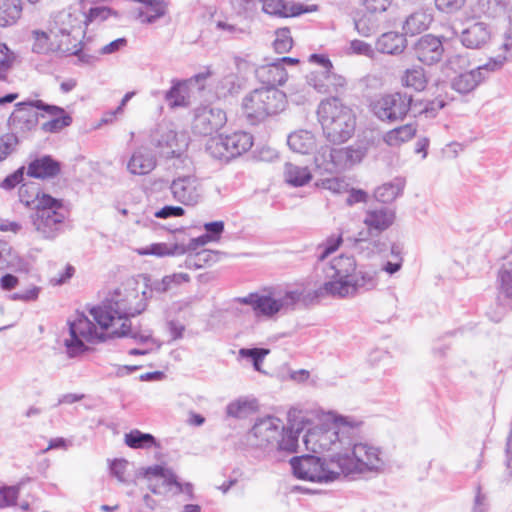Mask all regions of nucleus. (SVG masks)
<instances>
[{
	"label": "nucleus",
	"mask_w": 512,
	"mask_h": 512,
	"mask_svg": "<svg viewBox=\"0 0 512 512\" xmlns=\"http://www.w3.org/2000/svg\"><path fill=\"white\" fill-rule=\"evenodd\" d=\"M75 18V23L71 22L74 29H87L91 23H102L110 20H118L120 14L118 11L107 6H96L89 9L88 12L74 10L70 17Z\"/></svg>",
	"instance_id": "nucleus-25"
},
{
	"label": "nucleus",
	"mask_w": 512,
	"mask_h": 512,
	"mask_svg": "<svg viewBox=\"0 0 512 512\" xmlns=\"http://www.w3.org/2000/svg\"><path fill=\"white\" fill-rule=\"evenodd\" d=\"M145 299V292L140 295L135 283L129 282L117 289L104 305L93 307L90 314L102 327L112 326V332L117 337L152 341L150 330H136L131 327L129 320L145 310Z\"/></svg>",
	"instance_id": "nucleus-1"
},
{
	"label": "nucleus",
	"mask_w": 512,
	"mask_h": 512,
	"mask_svg": "<svg viewBox=\"0 0 512 512\" xmlns=\"http://www.w3.org/2000/svg\"><path fill=\"white\" fill-rule=\"evenodd\" d=\"M501 50L503 54L494 57L493 59H502V66L506 61L512 60V34H503L501 41Z\"/></svg>",
	"instance_id": "nucleus-61"
},
{
	"label": "nucleus",
	"mask_w": 512,
	"mask_h": 512,
	"mask_svg": "<svg viewBox=\"0 0 512 512\" xmlns=\"http://www.w3.org/2000/svg\"><path fill=\"white\" fill-rule=\"evenodd\" d=\"M416 131L417 129L412 123L402 125L386 132L383 141L390 147H399L410 141L415 136Z\"/></svg>",
	"instance_id": "nucleus-39"
},
{
	"label": "nucleus",
	"mask_w": 512,
	"mask_h": 512,
	"mask_svg": "<svg viewBox=\"0 0 512 512\" xmlns=\"http://www.w3.org/2000/svg\"><path fill=\"white\" fill-rule=\"evenodd\" d=\"M151 141L159 153L166 158L179 156L186 148L187 142L183 135L178 133L169 124H159L151 135Z\"/></svg>",
	"instance_id": "nucleus-20"
},
{
	"label": "nucleus",
	"mask_w": 512,
	"mask_h": 512,
	"mask_svg": "<svg viewBox=\"0 0 512 512\" xmlns=\"http://www.w3.org/2000/svg\"><path fill=\"white\" fill-rule=\"evenodd\" d=\"M185 214V210L180 206H164L154 213L156 218L167 219L173 217H181Z\"/></svg>",
	"instance_id": "nucleus-60"
},
{
	"label": "nucleus",
	"mask_w": 512,
	"mask_h": 512,
	"mask_svg": "<svg viewBox=\"0 0 512 512\" xmlns=\"http://www.w3.org/2000/svg\"><path fill=\"white\" fill-rule=\"evenodd\" d=\"M445 67L458 75L470 67V60L465 55L455 54L447 59Z\"/></svg>",
	"instance_id": "nucleus-52"
},
{
	"label": "nucleus",
	"mask_w": 512,
	"mask_h": 512,
	"mask_svg": "<svg viewBox=\"0 0 512 512\" xmlns=\"http://www.w3.org/2000/svg\"><path fill=\"white\" fill-rule=\"evenodd\" d=\"M169 190L176 202L189 207L199 204L205 193L201 179L194 174L178 175L171 181Z\"/></svg>",
	"instance_id": "nucleus-16"
},
{
	"label": "nucleus",
	"mask_w": 512,
	"mask_h": 512,
	"mask_svg": "<svg viewBox=\"0 0 512 512\" xmlns=\"http://www.w3.org/2000/svg\"><path fill=\"white\" fill-rule=\"evenodd\" d=\"M472 15L467 20L480 19L482 16L486 18H496L504 13V7L498 0H478L471 7Z\"/></svg>",
	"instance_id": "nucleus-38"
},
{
	"label": "nucleus",
	"mask_w": 512,
	"mask_h": 512,
	"mask_svg": "<svg viewBox=\"0 0 512 512\" xmlns=\"http://www.w3.org/2000/svg\"><path fill=\"white\" fill-rule=\"evenodd\" d=\"M412 98L399 92L383 95L372 104L373 114L381 121L403 120L411 107Z\"/></svg>",
	"instance_id": "nucleus-15"
},
{
	"label": "nucleus",
	"mask_w": 512,
	"mask_h": 512,
	"mask_svg": "<svg viewBox=\"0 0 512 512\" xmlns=\"http://www.w3.org/2000/svg\"><path fill=\"white\" fill-rule=\"evenodd\" d=\"M303 292L298 289L273 288L261 293H250L238 297L235 302L251 306L258 317L273 318L278 313H285L295 307L301 300Z\"/></svg>",
	"instance_id": "nucleus-9"
},
{
	"label": "nucleus",
	"mask_w": 512,
	"mask_h": 512,
	"mask_svg": "<svg viewBox=\"0 0 512 512\" xmlns=\"http://www.w3.org/2000/svg\"><path fill=\"white\" fill-rule=\"evenodd\" d=\"M18 494L19 486L2 487V508L15 505Z\"/></svg>",
	"instance_id": "nucleus-63"
},
{
	"label": "nucleus",
	"mask_w": 512,
	"mask_h": 512,
	"mask_svg": "<svg viewBox=\"0 0 512 512\" xmlns=\"http://www.w3.org/2000/svg\"><path fill=\"white\" fill-rule=\"evenodd\" d=\"M256 401L248 397H240L231 401L226 407V414L229 417L243 419L255 412Z\"/></svg>",
	"instance_id": "nucleus-42"
},
{
	"label": "nucleus",
	"mask_w": 512,
	"mask_h": 512,
	"mask_svg": "<svg viewBox=\"0 0 512 512\" xmlns=\"http://www.w3.org/2000/svg\"><path fill=\"white\" fill-rule=\"evenodd\" d=\"M255 74L258 80L269 85L268 87L283 85L288 77L284 66L280 65L277 60L258 66L255 69Z\"/></svg>",
	"instance_id": "nucleus-31"
},
{
	"label": "nucleus",
	"mask_w": 512,
	"mask_h": 512,
	"mask_svg": "<svg viewBox=\"0 0 512 512\" xmlns=\"http://www.w3.org/2000/svg\"><path fill=\"white\" fill-rule=\"evenodd\" d=\"M500 295L512 298V263L505 265L499 274Z\"/></svg>",
	"instance_id": "nucleus-51"
},
{
	"label": "nucleus",
	"mask_w": 512,
	"mask_h": 512,
	"mask_svg": "<svg viewBox=\"0 0 512 512\" xmlns=\"http://www.w3.org/2000/svg\"><path fill=\"white\" fill-rule=\"evenodd\" d=\"M464 4L465 0H435L437 9L448 14L458 11Z\"/></svg>",
	"instance_id": "nucleus-57"
},
{
	"label": "nucleus",
	"mask_w": 512,
	"mask_h": 512,
	"mask_svg": "<svg viewBox=\"0 0 512 512\" xmlns=\"http://www.w3.org/2000/svg\"><path fill=\"white\" fill-rule=\"evenodd\" d=\"M359 423L356 422L354 433L348 449L337 458L342 477L355 474H379L385 471L388 460L382 449L369 442H359Z\"/></svg>",
	"instance_id": "nucleus-4"
},
{
	"label": "nucleus",
	"mask_w": 512,
	"mask_h": 512,
	"mask_svg": "<svg viewBox=\"0 0 512 512\" xmlns=\"http://www.w3.org/2000/svg\"><path fill=\"white\" fill-rule=\"evenodd\" d=\"M262 11L265 14L277 17H295L302 13L315 12L318 6L315 4L303 5L284 0H260Z\"/></svg>",
	"instance_id": "nucleus-24"
},
{
	"label": "nucleus",
	"mask_w": 512,
	"mask_h": 512,
	"mask_svg": "<svg viewBox=\"0 0 512 512\" xmlns=\"http://www.w3.org/2000/svg\"><path fill=\"white\" fill-rule=\"evenodd\" d=\"M317 185L333 194H342L349 191V184L345 178L342 177L325 178Z\"/></svg>",
	"instance_id": "nucleus-49"
},
{
	"label": "nucleus",
	"mask_w": 512,
	"mask_h": 512,
	"mask_svg": "<svg viewBox=\"0 0 512 512\" xmlns=\"http://www.w3.org/2000/svg\"><path fill=\"white\" fill-rule=\"evenodd\" d=\"M60 163L51 156H42L33 160L27 169V174L34 178L48 179L60 173Z\"/></svg>",
	"instance_id": "nucleus-33"
},
{
	"label": "nucleus",
	"mask_w": 512,
	"mask_h": 512,
	"mask_svg": "<svg viewBox=\"0 0 512 512\" xmlns=\"http://www.w3.org/2000/svg\"><path fill=\"white\" fill-rule=\"evenodd\" d=\"M393 0H360L365 9L371 13L385 12Z\"/></svg>",
	"instance_id": "nucleus-56"
},
{
	"label": "nucleus",
	"mask_w": 512,
	"mask_h": 512,
	"mask_svg": "<svg viewBox=\"0 0 512 512\" xmlns=\"http://www.w3.org/2000/svg\"><path fill=\"white\" fill-rule=\"evenodd\" d=\"M308 62L317 66L306 76L307 84L319 93H331L345 85V79L332 72L333 65L324 54H311Z\"/></svg>",
	"instance_id": "nucleus-14"
},
{
	"label": "nucleus",
	"mask_w": 512,
	"mask_h": 512,
	"mask_svg": "<svg viewBox=\"0 0 512 512\" xmlns=\"http://www.w3.org/2000/svg\"><path fill=\"white\" fill-rule=\"evenodd\" d=\"M356 432V422L334 413H328L318 424L307 429L303 444L314 453L331 452L326 459H335L348 449Z\"/></svg>",
	"instance_id": "nucleus-3"
},
{
	"label": "nucleus",
	"mask_w": 512,
	"mask_h": 512,
	"mask_svg": "<svg viewBox=\"0 0 512 512\" xmlns=\"http://www.w3.org/2000/svg\"><path fill=\"white\" fill-rule=\"evenodd\" d=\"M418 59L428 65L438 62L443 55L442 41L434 34H424L415 45Z\"/></svg>",
	"instance_id": "nucleus-28"
},
{
	"label": "nucleus",
	"mask_w": 512,
	"mask_h": 512,
	"mask_svg": "<svg viewBox=\"0 0 512 512\" xmlns=\"http://www.w3.org/2000/svg\"><path fill=\"white\" fill-rule=\"evenodd\" d=\"M394 212L386 207L367 211L364 223L370 229L381 232L389 228L394 222Z\"/></svg>",
	"instance_id": "nucleus-34"
},
{
	"label": "nucleus",
	"mask_w": 512,
	"mask_h": 512,
	"mask_svg": "<svg viewBox=\"0 0 512 512\" xmlns=\"http://www.w3.org/2000/svg\"><path fill=\"white\" fill-rule=\"evenodd\" d=\"M293 46V40L289 34H277V38L273 42L274 50L277 53H286Z\"/></svg>",
	"instance_id": "nucleus-62"
},
{
	"label": "nucleus",
	"mask_w": 512,
	"mask_h": 512,
	"mask_svg": "<svg viewBox=\"0 0 512 512\" xmlns=\"http://www.w3.org/2000/svg\"><path fill=\"white\" fill-rule=\"evenodd\" d=\"M298 430L285 427L282 420L275 416L258 419L250 429L248 442L268 453H295L299 446Z\"/></svg>",
	"instance_id": "nucleus-5"
},
{
	"label": "nucleus",
	"mask_w": 512,
	"mask_h": 512,
	"mask_svg": "<svg viewBox=\"0 0 512 512\" xmlns=\"http://www.w3.org/2000/svg\"><path fill=\"white\" fill-rule=\"evenodd\" d=\"M211 75V70L206 68L187 80H173L171 88L164 96L168 106L170 108L187 107L190 103L189 88L197 86L199 90L204 89L205 82Z\"/></svg>",
	"instance_id": "nucleus-19"
},
{
	"label": "nucleus",
	"mask_w": 512,
	"mask_h": 512,
	"mask_svg": "<svg viewBox=\"0 0 512 512\" xmlns=\"http://www.w3.org/2000/svg\"><path fill=\"white\" fill-rule=\"evenodd\" d=\"M488 510L487 496L481 492V487H477L474 499L473 512H486Z\"/></svg>",
	"instance_id": "nucleus-64"
},
{
	"label": "nucleus",
	"mask_w": 512,
	"mask_h": 512,
	"mask_svg": "<svg viewBox=\"0 0 512 512\" xmlns=\"http://www.w3.org/2000/svg\"><path fill=\"white\" fill-rule=\"evenodd\" d=\"M324 282L317 290V296L353 298L363 291L375 289L379 284L376 270H357L353 255L340 254L331 258L323 267Z\"/></svg>",
	"instance_id": "nucleus-2"
},
{
	"label": "nucleus",
	"mask_w": 512,
	"mask_h": 512,
	"mask_svg": "<svg viewBox=\"0 0 512 512\" xmlns=\"http://www.w3.org/2000/svg\"><path fill=\"white\" fill-rule=\"evenodd\" d=\"M36 109L44 111L52 119L42 123L41 129L46 133H57L72 123L71 116L61 107L49 105L42 100L35 102Z\"/></svg>",
	"instance_id": "nucleus-26"
},
{
	"label": "nucleus",
	"mask_w": 512,
	"mask_h": 512,
	"mask_svg": "<svg viewBox=\"0 0 512 512\" xmlns=\"http://www.w3.org/2000/svg\"><path fill=\"white\" fill-rule=\"evenodd\" d=\"M269 352L270 351L268 349L264 348H241L239 350V356L241 358L250 359L253 363L254 369L258 372H262L261 364Z\"/></svg>",
	"instance_id": "nucleus-47"
},
{
	"label": "nucleus",
	"mask_w": 512,
	"mask_h": 512,
	"mask_svg": "<svg viewBox=\"0 0 512 512\" xmlns=\"http://www.w3.org/2000/svg\"><path fill=\"white\" fill-rule=\"evenodd\" d=\"M226 123L227 115L223 109L203 105L194 109L191 128L196 135L208 136L220 130Z\"/></svg>",
	"instance_id": "nucleus-18"
},
{
	"label": "nucleus",
	"mask_w": 512,
	"mask_h": 512,
	"mask_svg": "<svg viewBox=\"0 0 512 512\" xmlns=\"http://www.w3.org/2000/svg\"><path fill=\"white\" fill-rule=\"evenodd\" d=\"M55 37L61 36L60 44L55 46L50 41V34H35V41L33 44V51L36 53H47L50 51H59L63 54H76L79 49L77 45H74L72 48L66 46L64 47V43H68L70 41V34H53Z\"/></svg>",
	"instance_id": "nucleus-32"
},
{
	"label": "nucleus",
	"mask_w": 512,
	"mask_h": 512,
	"mask_svg": "<svg viewBox=\"0 0 512 512\" xmlns=\"http://www.w3.org/2000/svg\"><path fill=\"white\" fill-rule=\"evenodd\" d=\"M31 222L37 235L45 240H54L64 231L67 212L63 202L49 194L37 191Z\"/></svg>",
	"instance_id": "nucleus-7"
},
{
	"label": "nucleus",
	"mask_w": 512,
	"mask_h": 512,
	"mask_svg": "<svg viewBox=\"0 0 512 512\" xmlns=\"http://www.w3.org/2000/svg\"><path fill=\"white\" fill-rule=\"evenodd\" d=\"M97 323L94 324L84 314H79L73 321L68 322L69 336L64 339V345L70 356L83 352L86 349L85 343H99L108 337H117L112 332V326L102 327L94 318Z\"/></svg>",
	"instance_id": "nucleus-10"
},
{
	"label": "nucleus",
	"mask_w": 512,
	"mask_h": 512,
	"mask_svg": "<svg viewBox=\"0 0 512 512\" xmlns=\"http://www.w3.org/2000/svg\"><path fill=\"white\" fill-rule=\"evenodd\" d=\"M285 181L294 187H301L309 183L312 174L308 167L287 163L284 170Z\"/></svg>",
	"instance_id": "nucleus-41"
},
{
	"label": "nucleus",
	"mask_w": 512,
	"mask_h": 512,
	"mask_svg": "<svg viewBox=\"0 0 512 512\" xmlns=\"http://www.w3.org/2000/svg\"><path fill=\"white\" fill-rule=\"evenodd\" d=\"M402 84L416 91L424 90L427 85L424 69L422 67L407 69L402 77Z\"/></svg>",
	"instance_id": "nucleus-43"
},
{
	"label": "nucleus",
	"mask_w": 512,
	"mask_h": 512,
	"mask_svg": "<svg viewBox=\"0 0 512 512\" xmlns=\"http://www.w3.org/2000/svg\"><path fill=\"white\" fill-rule=\"evenodd\" d=\"M317 115L323 133L330 142L343 143L353 136L356 116L340 99L333 97L321 101Z\"/></svg>",
	"instance_id": "nucleus-6"
},
{
	"label": "nucleus",
	"mask_w": 512,
	"mask_h": 512,
	"mask_svg": "<svg viewBox=\"0 0 512 512\" xmlns=\"http://www.w3.org/2000/svg\"><path fill=\"white\" fill-rule=\"evenodd\" d=\"M375 13L369 11L357 13L354 16V27L357 32H366L377 28Z\"/></svg>",
	"instance_id": "nucleus-50"
},
{
	"label": "nucleus",
	"mask_w": 512,
	"mask_h": 512,
	"mask_svg": "<svg viewBox=\"0 0 512 512\" xmlns=\"http://www.w3.org/2000/svg\"><path fill=\"white\" fill-rule=\"evenodd\" d=\"M190 281V276L187 273H174L167 275L162 278L161 281H157L153 284V289L157 292H167L177 286L182 285Z\"/></svg>",
	"instance_id": "nucleus-44"
},
{
	"label": "nucleus",
	"mask_w": 512,
	"mask_h": 512,
	"mask_svg": "<svg viewBox=\"0 0 512 512\" xmlns=\"http://www.w3.org/2000/svg\"><path fill=\"white\" fill-rule=\"evenodd\" d=\"M37 100H28L15 104L13 111L7 120L8 127L15 132H26L36 127L39 114L33 109L36 108ZM44 117V114H40Z\"/></svg>",
	"instance_id": "nucleus-23"
},
{
	"label": "nucleus",
	"mask_w": 512,
	"mask_h": 512,
	"mask_svg": "<svg viewBox=\"0 0 512 512\" xmlns=\"http://www.w3.org/2000/svg\"><path fill=\"white\" fill-rule=\"evenodd\" d=\"M238 90L237 76L232 73L226 75L215 87V93L218 98L226 97L229 94L236 93Z\"/></svg>",
	"instance_id": "nucleus-48"
},
{
	"label": "nucleus",
	"mask_w": 512,
	"mask_h": 512,
	"mask_svg": "<svg viewBox=\"0 0 512 512\" xmlns=\"http://www.w3.org/2000/svg\"><path fill=\"white\" fill-rule=\"evenodd\" d=\"M287 105L286 94L275 87L257 88L246 94L241 103L246 120L256 125L283 112Z\"/></svg>",
	"instance_id": "nucleus-8"
},
{
	"label": "nucleus",
	"mask_w": 512,
	"mask_h": 512,
	"mask_svg": "<svg viewBox=\"0 0 512 512\" xmlns=\"http://www.w3.org/2000/svg\"><path fill=\"white\" fill-rule=\"evenodd\" d=\"M213 241V236L209 234L201 235L197 238L190 240L186 246L184 244H167V243H153L145 247L137 248L135 251L141 256H156L165 257L173 255H182L188 251L196 250L200 246H204L208 242Z\"/></svg>",
	"instance_id": "nucleus-21"
},
{
	"label": "nucleus",
	"mask_w": 512,
	"mask_h": 512,
	"mask_svg": "<svg viewBox=\"0 0 512 512\" xmlns=\"http://www.w3.org/2000/svg\"><path fill=\"white\" fill-rule=\"evenodd\" d=\"M124 443L131 449L148 450L153 447H159L156 438L152 434L144 433L138 429L125 433Z\"/></svg>",
	"instance_id": "nucleus-40"
},
{
	"label": "nucleus",
	"mask_w": 512,
	"mask_h": 512,
	"mask_svg": "<svg viewBox=\"0 0 512 512\" xmlns=\"http://www.w3.org/2000/svg\"><path fill=\"white\" fill-rule=\"evenodd\" d=\"M155 167L156 157L145 147L136 149L127 162V170L133 175H147Z\"/></svg>",
	"instance_id": "nucleus-29"
},
{
	"label": "nucleus",
	"mask_w": 512,
	"mask_h": 512,
	"mask_svg": "<svg viewBox=\"0 0 512 512\" xmlns=\"http://www.w3.org/2000/svg\"><path fill=\"white\" fill-rule=\"evenodd\" d=\"M39 292H40V288L39 287L31 286L30 288H28V289H26L24 291L13 293V294H9L8 295V299H10V300H21V301H24V302L34 301V300H36L38 298Z\"/></svg>",
	"instance_id": "nucleus-59"
},
{
	"label": "nucleus",
	"mask_w": 512,
	"mask_h": 512,
	"mask_svg": "<svg viewBox=\"0 0 512 512\" xmlns=\"http://www.w3.org/2000/svg\"><path fill=\"white\" fill-rule=\"evenodd\" d=\"M366 148L361 144L343 148H332L323 145L317 151L314 164L325 172H335L358 164L366 155Z\"/></svg>",
	"instance_id": "nucleus-12"
},
{
	"label": "nucleus",
	"mask_w": 512,
	"mask_h": 512,
	"mask_svg": "<svg viewBox=\"0 0 512 512\" xmlns=\"http://www.w3.org/2000/svg\"><path fill=\"white\" fill-rule=\"evenodd\" d=\"M289 148L298 154L306 155L313 153L316 155L322 144L320 139L309 130L299 129L290 133L287 137Z\"/></svg>",
	"instance_id": "nucleus-27"
},
{
	"label": "nucleus",
	"mask_w": 512,
	"mask_h": 512,
	"mask_svg": "<svg viewBox=\"0 0 512 512\" xmlns=\"http://www.w3.org/2000/svg\"><path fill=\"white\" fill-rule=\"evenodd\" d=\"M21 0H2V27L15 23L21 15Z\"/></svg>",
	"instance_id": "nucleus-45"
},
{
	"label": "nucleus",
	"mask_w": 512,
	"mask_h": 512,
	"mask_svg": "<svg viewBox=\"0 0 512 512\" xmlns=\"http://www.w3.org/2000/svg\"><path fill=\"white\" fill-rule=\"evenodd\" d=\"M489 34H460V43L470 49H478L488 41Z\"/></svg>",
	"instance_id": "nucleus-54"
},
{
	"label": "nucleus",
	"mask_w": 512,
	"mask_h": 512,
	"mask_svg": "<svg viewBox=\"0 0 512 512\" xmlns=\"http://www.w3.org/2000/svg\"><path fill=\"white\" fill-rule=\"evenodd\" d=\"M349 53L373 57L374 48L366 41L355 39L350 42Z\"/></svg>",
	"instance_id": "nucleus-55"
},
{
	"label": "nucleus",
	"mask_w": 512,
	"mask_h": 512,
	"mask_svg": "<svg viewBox=\"0 0 512 512\" xmlns=\"http://www.w3.org/2000/svg\"><path fill=\"white\" fill-rule=\"evenodd\" d=\"M253 143L254 138L249 132L234 131L210 138L207 142L206 150L212 157L228 161L248 152Z\"/></svg>",
	"instance_id": "nucleus-13"
},
{
	"label": "nucleus",
	"mask_w": 512,
	"mask_h": 512,
	"mask_svg": "<svg viewBox=\"0 0 512 512\" xmlns=\"http://www.w3.org/2000/svg\"><path fill=\"white\" fill-rule=\"evenodd\" d=\"M19 63L18 56L2 43V73ZM4 75L2 74V81Z\"/></svg>",
	"instance_id": "nucleus-58"
},
{
	"label": "nucleus",
	"mask_w": 512,
	"mask_h": 512,
	"mask_svg": "<svg viewBox=\"0 0 512 512\" xmlns=\"http://www.w3.org/2000/svg\"><path fill=\"white\" fill-rule=\"evenodd\" d=\"M406 34H380L375 43V49L381 53H402L407 45Z\"/></svg>",
	"instance_id": "nucleus-36"
},
{
	"label": "nucleus",
	"mask_w": 512,
	"mask_h": 512,
	"mask_svg": "<svg viewBox=\"0 0 512 512\" xmlns=\"http://www.w3.org/2000/svg\"><path fill=\"white\" fill-rule=\"evenodd\" d=\"M137 5L135 13L141 22L152 23L164 16L167 4L163 0H128Z\"/></svg>",
	"instance_id": "nucleus-30"
},
{
	"label": "nucleus",
	"mask_w": 512,
	"mask_h": 512,
	"mask_svg": "<svg viewBox=\"0 0 512 512\" xmlns=\"http://www.w3.org/2000/svg\"><path fill=\"white\" fill-rule=\"evenodd\" d=\"M146 476L148 478V487L154 494L167 495L183 491L176 476L168 468L160 465L149 467L146 471Z\"/></svg>",
	"instance_id": "nucleus-22"
},
{
	"label": "nucleus",
	"mask_w": 512,
	"mask_h": 512,
	"mask_svg": "<svg viewBox=\"0 0 512 512\" xmlns=\"http://www.w3.org/2000/svg\"><path fill=\"white\" fill-rule=\"evenodd\" d=\"M290 464L294 475L301 480L329 483L341 478L339 468L337 469V458L326 459L306 455L293 457Z\"/></svg>",
	"instance_id": "nucleus-11"
},
{
	"label": "nucleus",
	"mask_w": 512,
	"mask_h": 512,
	"mask_svg": "<svg viewBox=\"0 0 512 512\" xmlns=\"http://www.w3.org/2000/svg\"><path fill=\"white\" fill-rule=\"evenodd\" d=\"M2 260H5L6 267L13 271L25 270V262L10 247L6 249L2 246Z\"/></svg>",
	"instance_id": "nucleus-53"
},
{
	"label": "nucleus",
	"mask_w": 512,
	"mask_h": 512,
	"mask_svg": "<svg viewBox=\"0 0 512 512\" xmlns=\"http://www.w3.org/2000/svg\"><path fill=\"white\" fill-rule=\"evenodd\" d=\"M433 25V13L428 9H419L411 13L402 24L406 32H424Z\"/></svg>",
	"instance_id": "nucleus-35"
},
{
	"label": "nucleus",
	"mask_w": 512,
	"mask_h": 512,
	"mask_svg": "<svg viewBox=\"0 0 512 512\" xmlns=\"http://www.w3.org/2000/svg\"><path fill=\"white\" fill-rule=\"evenodd\" d=\"M343 242L342 234H333L325 239L319 246H318V260L319 261H325L331 254H333L335 251L338 250V248L341 246Z\"/></svg>",
	"instance_id": "nucleus-46"
},
{
	"label": "nucleus",
	"mask_w": 512,
	"mask_h": 512,
	"mask_svg": "<svg viewBox=\"0 0 512 512\" xmlns=\"http://www.w3.org/2000/svg\"><path fill=\"white\" fill-rule=\"evenodd\" d=\"M405 181L402 178H394L378 186L374 191V197L382 203H390L394 201L403 192Z\"/></svg>",
	"instance_id": "nucleus-37"
},
{
	"label": "nucleus",
	"mask_w": 512,
	"mask_h": 512,
	"mask_svg": "<svg viewBox=\"0 0 512 512\" xmlns=\"http://www.w3.org/2000/svg\"><path fill=\"white\" fill-rule=\"evenodd\" d=\"M502 68V59H489L485 64L474 69L465 70L456 75L451 82L452 88L460 94H468L475 90L490 73Z\"/></svg>",
	"instance_id": "nucleus-17"
}]
</instances>
